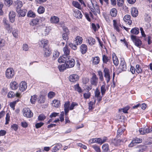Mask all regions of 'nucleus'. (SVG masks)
I'll use <instances>...</instances> for the list:
<instances>
[{
    "label": "nucleus",
    "instance_id": "63",
    "mask_svg": "<svg viewBox=\"0 0 152 152\" xmlns=\"http://www.w3.org/2000/svg\"><path fill=\"white\" fill-rule=\"evenodd\" d=\"M18 31L17 30H14L12 32V34L15 38H17L18 36Z\"/></svg>",
    "mask_w": 152,
    "mask_h": 152
},
{
    "label": "nucleus",
    "instance_id": "28",
    "mask_svg": "<svg viewBox=\"0 0 152 152\" xmlns=\"http://www.w3.org/2000/svg\"><path fill=\"white\" fill-rule=\"evenodd\" d=\"M62 145L60 144H56L55 146L52 149V152H56L58 151L60 148L61 147Z\"/></svg>",
    "mask_w": 152,
    "mask_h": 152
},
{
    "label": "nucleus",
    "instance_id": "7",
    "mask_svg": "<svg viewBox=\"0 0 152 152\" xmlns=\"http://www.w3.org/2000/svg\"><path fill=\"white\" fill-rule=\"evenodd\" d=\"M120 64L119 66V69L122 71H125L126 70V66L124 59L123 58H121L120 59Z\"/></svg>",
    "mask_w": 152,
    "mask_h": 152
},
{
    "label": "nucleus",
    "instance_id": "43",
    "mask_svg": "<svg viewBox=\"0 0 152 152\" xmlns=\"http://www.w3.org/2000/svg\"><path fill=\"white\" fill-rule=\"evenodd\" d=\"M45 99L44 96L41 95L39 96V98L38 102L39 103H44L45 101Z\"/></svg>",
    "mask_w": 152,
    "mask_h": 152
},
{
    "label": "nucleus",
    "instance_id": "33",
    "mask_svg": "<svg viewBox=\"0 0 152 152\" xmlns=\"http://www.w3.org/2000/svg\"><path fill=\"white\" fill-rule=\"evenodd\" d=\"M110 14L112 16H116L117 15V11L116 9L115 8L112 9L110 11Z\"/></svg>",
    "mask_w": 152,
    "mask_h": 152
},
{
    "label": "nucleus",
    "instance_id": "6",
    "mask_svg": "<svg viewBox=\"0 0 152 152\" xmlns=\"http://www.w3.org/2000/svg\"><path fill=\"white\" fill-rule=\"evenodd\" d=\"M23 115L27 118H31L33 116V113L29 108H24L23 110Z\"/></svg>",
    "mask_w": 152,
    "mask_h": 152
},
{
    "label": "nucleus",
    "instance_id": "57",
    "mask_svg": "<svg viewBox=\"0 0 152 152\" xmlns=\"http://www.w3.org/2000/svg\"><path fill=\"white\" fill-rule=\"evenodd\" d=\"M22 48L23 50L27 51L29 49V47L27 44H24L23 45Z\"/></svg>",
    "mask_w": 152,
    "mask_h": 152
},
{
    "label": "nucleus",
    "instance_id": "62",
    "mask_svg": "<svg viewBox=\"0 0 152 152\" xmlns=\"http://www.w3.org/2000/svg\"><path fill=\"white\" fill-rule=\"evenodd\" d=\"M4 26L6 30L9 31H11L12 29V27L10 26V25L9 24H6Z\"/></svg>",
    "mask_w": 152,
    "mask_h": 152
},
{
    "label": "nucleus",
    "instance_id": "24",
    "mask_svg": "<svg viewBox=\"0 0 152 152\" xmlns=\"http://www.w3.org/2000/svg\"><path fill=\"white\" fill-rule=\"evenodd\" d=\"M52 105L56 107H58L60 106V102L57 99H54L52 101Z\"/></svg>",
    "mask_w": 152,
    "mask_h": 152
},
{
    "label": "nucleus",
    "instance_id": "21",
    "mask_svg": "<svg viewBox=\"0 0 152 152\" xmlns=\"http://www.w3.org/2000/svg\"><path fill=\"white\" fill-rule=\"evenodd\" d=\"M131 14L133 17H136L138 15V12L137 9L135 7H133L131 9Z\"/></svg>",
    "mask_w": 152,
    "mask_h": 152
},
{
    "label": "nucleus",
    "instance_id": "16",
    "mask_svg": "<svg viewBox=\"0 0 152 152\" xmlns=\"http://www.w3.org/2000/svg\"><path fill=\"white\" fill-rule=\"evenodd\" d=\"M15 12L13 11H11L9 13V17L10 21L13 23L15 21Z\"/></svg>",
    "mask_w": 152,
    "mask_h": 152
},
{
    "label": "nucleus",
    "instance_id": "25",
    "mask_svg": "<svg viewBox=\"0 0 152 152\" xmlns=\"http://www.w3.org/2000/svg\"><path fill=\"white\" fill-rule=\"evenodd\" d=\"M50 20L52 23H56L59 22V19L57 17L53 16L51 17Z\"/></svg>",
    "mask_w": 152,
    "mask_h": 152
},
{
    "label": "nucleus",
    "instance_id": "13",
    "mask_svg": "<svg viewBox=\"0 0 152 152\" xmlns=\"http://www.w3.org/2000/svg\"><path fill=\"white\" fill-rule=\"evenodd\" d=\"M78 76L76 74H73L70 75L69 79V80L72 82H75L78 80Z\"/></svg>",
    "mask_w": 152,
    "mask_h": 152
},
{
    "label": "nucleus",
    "instance_id": "10",
    "mask_svg": "<svg viewBox=\"0 0 152 152\" xmlns=\"http://www.w3.org/2000/svg\"><path fill=\"white\" fill-rule=\"evenodd\" d=\"M44 54L45 57L49 56L51 53V50L48 47L43 49Z\"/></svg>",
    "mask_w": 152,
    "mask_h": 152
},
{
    "label": "nucleus",
    "instance_id": "50",
    "mask_svg": "<svg viewBox=\"0 0 152 152\" xmlns=\"http://www.w3.org/2000/svg\"><path fill=\"white\" fill-rule=\"evenodd\" d=\"M78 105V104L77 103L75 102H72L69 107V109L71 110H72L74 109L75 106H77Z\"/></svg>",
    "mask_w": 152,
    "mask_h": 152
},
{
    "label": "nucleus",
    "instance_id": "15",
    "mask_svg": "<svg viewBox=\"0 0 152 152\" xmlns=\"http://www.w3.org/2000/svg\"><path fill=\"white\" fill-rule=\"evenodd\" d=\"M130 15H126L124 18V21L129 25H131L132 23V21L130 19Z\"/></svg>",
    "mask_w": 152,
    "mask_h": 152
},
{
    "label": "nucleus",
    "instance_id": "54",
    "mask_svg": "<svg viewBox=\"0 0 152 152\" xmlns=\"http://www.w3.org/2000/svg\"><path fill=\"white\" fill-rule=\"evenodd\" d=\"M94 103L92 101H90L88 103V109L89 110H92L93 109V105H94Z\"/></svg>",
    "mask_w": 152,
    "mask_h": 152
},
{
    "label": "nucleus",
    "instance_id": "9",
    "mask_svg": "<svg viewBox=\"0 0 152 152\" xmlns=\"http://www.w3.org/2000/svg\"><path fill=\"white\" fill-rule=\"evenodd\" d=\"M98 78L96 77L95 74L94 73L90 80L91 84L92 85L96 86L98 83Z\"/></svg>",
    "mask_w": 152,
    "mask_h": 152
},
{
    "label": "nucleus",
    "instance_id": "19",
    "mask_svg": "<svg viewBox=\"0 0 152 152\" xmlns=\"http://www.w3.org/2000/svg\"><path fill=\"white\" fill-rule=\"evenodd\" d=\"M95 96L97 98L98 102H99L102 99V96H100V92L97 88L95 91Z\"/></svg>",
    "mask_w": 152,
    "mask_h": 152
},
{
    "label": "nucleus",
    "instance_id": "22",
    "mask_svg": "<svg viewBox=\"0 0 152 152\" xmlns=\"http://www.w3.org/2000/svg\"><path fill=\"white\" fill-rule=\"evenodd\" d=\"M10 85L11 88L13 90L16 89L18 86V83L15 81L11 82L10 83Z\"/></svg>",
    "mask_w": 152,
    "mask_h": 152
},
{
    "label": "nucleus",
    "instance_id": "37",
    "mask_svg": "<svg viewBox=\"0 0 152 152\" xmlns=\"http://www.w3.org/2000/svg\"><path fill=\"white\" fill-rule=\"evenodd\" d=\"M103 150L105 152H109L108 148V145L107 144H104L102 147Z\"/></svg>",
    "mask_w": 152,
    "mask_h": 152
},
{
    "label": "nucleus",
    "instance_id": "30",
    "mask_svg": "<svg viewBox=\"0 0 152 152\" xmlns=\"http://www.w3.org/2000/svg\"><path fill=\"white\" fill-rule=\"evenodd\" d=\"M110 57H108L105 55L102 56V60L103 63L107 64L108 62L110 61Z\"/></svg>",
    "mask_w": 152,
    "mask_h": 152
},
{
    "label": "nucleus",
    "instance_id": "49",
    "mask_svg": "<svg viewBox=\"0 0 152 152\" xmlns=\"http://www.w3.org/2000/svg\"><path fill=\"white\" fill-rule=\"evenodd\" d=\"M92 147L94 149L96 152H100L101 150L99 146L96 145H93Z\"/></svg>",
    "mask_w": 152,
    "mask_h": 152
},
{
    "label": "nucleus",
    "instance_id": "2",
    "mask_svg": "<svg viewBox=\"0 0 152 152\" xmlns=\"http://www.w3.org/2000/svg\"><path fill=\"white\" fill-rule=\"evenodd\" d=\"M131 37L135 45L139 48L142 47V41L138 37H137L136 36L132 35L131 36Z\"/></svg>",
    "mask_w": 152,
    "mask_h": 152
},
{
    "label": "nucleus",
    "instance_id": "35",
    "mask_svg": "<svg viewBox=\"0 0 152 152\" xmlns=\"http://www.w3.org/2000/svg\"><path fill=\"white\" fill-rule=\"evenodd\" d=\"M104 85H102V86L101 87V92L102 94V95H103L105 93L106 89L105 87V82H103Z\"/></svg>",
    "mask_w": 152,
    "mask_h": 152
},
{
    "label": "nucleus",
    "instance_id": "39",
    "mask_svg": "<svg viewBox=\"0 0 152 152\" xmlns=\"http://www.w3.org/2000/svg\"><path fill=\"white\" fill-rule=\"evenodd\" d=\"M113 25L114 26V29H115L118 32H119V27L118 25L117 24V23L116 22V20H113Z\"/></svg>",
    "mask_w": 152,
    "mask_h": 152
},
{
    "label": "nucleus",
    "instance_id": "58",
    "mask_svg": "<svg viewBox=\"0 0 152 152\" xmlns=\"http://www.w3.org/2000/svg\"><path fill=\"white\" fill-rule=\"evenodd\" d=\"M39 21V20L38 18H35L33 20L32 23L33 25H36L38 24Z\"/></svg>",
    "mask_w": 152,
    "mask_h": 152
},
{
    "label": "nucleus",
    "instance_id": "17",
    "mask_svg": "<svg viewBox=\"0 0 152 152\" xmlns=\"http://www.w3.org/2000/svg\"><path fill=\"white\" fill-rule=\"evenodd\" d=\"M112 58L114 64L116 66H118L119 64V61L118 58L115 53H113L112 55Z\"/></svg>",
    "mask_w": 152,
    "mask_h": 152
},
{
    "label": "nucleus",
    "instance_id": "60",
    "mask_svg": "<svg viewBox=\"0 0 152 152\" xmlns=\"http://www.w3.org/2000/svg\"><path fill=\"white\" fill-rule=\"evenodd\" d=\"M91 96V93L88 92L87 93H85L83 94V96L85 99H87L89 98Z\"/></svg>",
    "mask_w": 152,
    "mask_h": 152
},
{
    "label": "nucleus",
    "instance_id": "5",
    "mask_svg": "<svg viewBox=\"0 0 152 152\" xmlns=\"http://www.w3.org/2000/svg\"><path fill=\"white\" fill-rule=\"evenodd\" d=\"M14 74V71L12 68H9L6 69L5 71L6 77L8 79L12 78Z\"/></svg>",
    "mask_w": 152,
    "mask_h": 152
},
{
    "label": "nucleus",
    "instance_id": "18",
    "mask_svg": "<svg viewBox=\"0 0 152 152\" xmlns=\"http://www.w3.org/2000/svg\"><path fill=\"white\" fill-rule=\"evenodd\" d=\"M69 101L66 102L64 104V110L65 114L66 115L69 112Z\"/></svg>",
    "mask_w": 152,
    "mask_h": 152
},
{
    "label": "nucleus",
    "instance_id": "53",
    "mask_svg": "<svg viewBox=\"0 0 152 152\" xmlns=\"http://www.w3.org/2000/svg\"><path fill=\"white\" fill-rule=\"evenodd\" d=\"M99 139L100 140V141L99 142V144H101L106 142V140H107V137H103L102 139L99 138Z\"/></svg>",
    "mask_w": 152,
    "mask_h": 152
},
{
    "label": "nucleus",
    "instance_id": "14",
    "mask_svg": "<svg viewBox=\"0 0 152 152\" xmlns=\"http://www.w3.org/2000/svg\"><path fill=\"white\" fill-rule=\"evenodd\" d=\"M74 15L76 18H82L83 15L81 13V12L78 10H75L74 11Z\"/></svg>",
    "mask_w": 152,
    "mask_h": 152
},
{
    "label": "nucleus",
    "instance_id": "42",
    "mask_svg": "<svg viewBox=\"0 0 152 152\" xmlns=\"http://www.w3.org/2000/svg\"><path fill=\"white\" fill-rule=\"evenodd\" d=\"M45 10V8L43 7L40 6L37 9V12L39 14H42L44 12Z\"/></svg>",
    "mask_w": 152,
    "mask_h": 152
},
{
    "label": "nucleus",
    "instance_id": "27",
    "mask_svg": "<svg viewBox=\"0 0 152 152\" xmlns=\"http://www.w3.org/2000/svg\"><path fill=\"white\" fill-rule=\"evenodd\" d=\"M58 68L59 70L61 71H63L64 70L66 69L67 68H68L65 63L64 64L59 65L58 66Z\"/></svg>",
    "mask_w": 152,
    "mask_h": 152
},
{
    "label": "nucleus",
    "instance_id": "41",
    "mask_svg": "<svg viewBox=\"0 0 152 152\" xmlns=\"http://www.w3.org/2000/svg\"><path fill=\"white\" fill-rule=\"evenodd\" d=\"M59 53L57 50H54L53 55V58L55 60L59 56Z\"/></svg>",
    "mask_w": 152,
    "mask_h": 152
},
{
    "label": "nucleus",
    "instance_id": "44",
    "mask_svg": "<svg viewBox=\"0 0 152 152\" xmlns=\"http://www.w3.org/2000/svg\"><path fill=\"white\" fill-rule=\"evenodd\" d=\"M72 4L75 7L79 9H81V6L78 2L73 1L72 2Z\"/></svg>",
    "mask_w": 152,
    "mask_h": 152
},
{
    "label": "nucleus",
    "instance_id": "40",
    "mask_svg": "<svg viewBox=\"0 0 152 152\" xmlns=\"http://www.w3.org/2000/svg\"><path fill=\"white\" fill-rule=\"evenodd\" d=\"M27 16L29 17L34 18L35 17L36 15L35 13L31 10H29L27 13Z\"/></svg>",
    "mask_w": 152,
    "mask_h": 152
},
{
    "label": "nucleus",
    "instance_id": "55",
    "mask_svg": "<svg viewBox=\"0 0 152 152\" xmlns=\"http://www.w3.org/2000/svg\"><path fill=\"white\" fill-rule=\"evenodd\" d=\"M15 96V94L12 91L9 92L7 95V96L9 98L14 97Z\"/></svg>",
    "mask_w": 152,
    "mask_h": 152
},
{
    "label": "nucleus",
    "instance_id": "8",
    "mask_svg": "<svg viewBox=\"0 0 152 152\" xmlns=\"http://www.w3.org/2000/svg\"><path fill=\"white\" fill-rule=\"evenodd\" d=\"M16 11L18 14V17L25 16L27 12V10L26 9H23L21 10L20 9H17Z\"/></svg>",
    "mask_w": 152,
    "mask_h": 152
},
{
    "label": "nucleus",
    "instance_id": "56",
    "mask_svg": "<svg viewBox=\"0 0 152 152\" xmlns=\"http://www.w3.org/2000/svg\"><path fill=\"white\" fill-rule=\"evenodd\" d=\"M5 44V41L2 39H0V47H3Z\"/></svg>",
    "mask_w": 152,
    "mask_h": 152
},
{
    "label": "nucleus",
    "instance_id": "4",
    "mask_svg": "<svg viewBox=\"0 0 152 152\" xmlns=\"http://www.w3.org/2000/svg\"><path fill=\"white\" fill-rule=\"evenodd\" d=\"M103 72L104 73V77L107 83H108L110 81L111 74L109 69L105 68L104 69Z\"/></svg>",
    "mask_w": 152,
    "mask_h": 152
},
{
    "label": "nucleus",
    "instance_id": "45",
    "mask_svg": "<svg viewBox=\"0 0 152 152\" xmlns=\"http://www.w3.org/2000/svg\"><path fill=\"white\" fill-rule=\"evenodd\" d=\"M56 95L55 92L53 91H50L48 94V96L49 99H52Z\"/></svg>",
    "mask_w": 152,
    "mask_h": 152
},
{
    "label": "nucleus",
    "instance_id": "32",
    "mask_svg": "<svg viewBox=\"0 0 152 152\" xmlns=\"http://www.w3.org/2000/svg\"><path fill=\"white\" fill-rule=\"evenodd\" d=\"M82 37L79 36H77L75 38V41L77 45L80 44L82 42Z\"/></svg>",
    "mask_w": 152,
    "mask_h": 152
},
{
    "label": "nucleus",
    "instance_id": "3",
    "mask_svg": "<svg viewBox=\"0 0 152 152\" xmlns=\"http://www.w3.org/2000/svg\"><path fill=\"white\" fill-rule=\"evenodd\" d=\"M70 57H67L68 59H66V61L64 62H61V63H65L68 68L73 67L75 64L74 60L73 58H70Z\"/></svg>",
    "mask_w": 152,
    "mask_h": 152
},
{
    "label": "nucleus",
    "instance_id": "36",
    "mask_svg": "<svg viewBox=\"0 0 152 152\" xmlns=\"http://www.w3.org/2000/svg\"><path fill=\"white\" fill-rule=\"evenodd\" d=\"M131 32L133 34H137L139 33V29L137 28H134L132 29Z\"/></svg>",
    "mask_w": 152,
    "mask_h": 152
},
{
    "label": "nucleus",
    "instance_id": "59",
    "mask_svg": "<svg viewBox=\"0 0 152 152\" xmlns=\"http://www.w3.org/2000/svg\"><path fill=\"white\" fill-rule=\"evenodd\" d=\"M10 119V115L9 113H7L6 114V122L5 124H7L9 123V121Z\"/></svg>",
    "mask_w": 152,
    "mask_h": 152
},
{
    "label": "nucleus",
    "instance_id": "11",
    "mask_svg": "<svg viewBox=\"0 0 152 152\" xmlns=\"http://www.w3.org/2000/svg\"><path fill=\"white\" fill-rule=\"evenodd\" d=\"M48 40L45 39H42L39 42V45L41 47H42L43 49L44 48H46L47 47L46 46L48 45Z\"/></svg>",
    "mask_w": 152,
    "mask_h": 152
},
{
    "label": "nucleus",
    "instance_id": "46",
    "mask_svg": "<svg viewBox=\"0 0 152 152\" xmlns=\"http://www.w3.org/2000/svg\"><path fill=\"white\" fill-rule=\"evenodd\" d=\"M75 91H77L79 93L82 92V91L81 88L79 86V84H77L75 85Z\"/></svg>",
    "mask_w": 152,
    "mask_h": 152
},
{
    "label": "nucleus",
    "instance_id": "47",
    "mask_svg": "<svg viewBox=\"0 0 152 152\" xmlns=\"http://www.w3.org/2000/svg\"><path fill=\"white\" fill-rule=\"evenodd\" d=\"M136 71L138 74L141 73L142 72V69H141V67L139 65H136Z\"/></svg>",
    "mask_w": 152,
    "mask_h": 152
},
{
    "label": "nucleus",
    "instance_id": "31",
    "mask_svg": "<svg viewBox=\"0 0 152 152\" xmlns=\"http://www.w3.org/2000/svg\"><path fill=\"white\" fill-rule=\"evenodd\" d=\"M93 58L92 62L93 64L96 65L97 64L99 63L100 61V59L99 57L96 56Z\"/></svg>",
    "mask_w": 152,
    "mask_h": 152
},
{
    "label": "nucleus",
    "instance_id": "48",
    "mask_svg": "<svg viewBox=\"0 0 152 152\" xmlns=\"http://www.w3.org/2000/svg\"><path fill=\"white\" fill-rule=\"evenodd\" d=\"M97 73L99 76L100 80L101 81H102L103 80V77L102 72L101 71H97Z\"/></svg>",
    "mask_w": 152,
    "mask_h": 152
},
{
    "label": "nucleus",
    "instance_id": "64",
    "mask_svg": "<svg viewBox=\"0 0 152 152\" xmlns=\"http://www.w3.org/2000/svg\"><path fill=\"white\" fill-rule=\"evenodd\" d=\"M145 133H148L152 131V128H150L148 127L147 128H145Z\"/></svg>",
    "mask_w": 152,
    "mask_h": 152
},
{
    "label": "nucleus",
    "instance_id": "26",
    "mask_svg": "<svg viewBox=\"0 0 152 152\" xmlns=\"http://www.w3.org/2000/svg\"><path fill=\"white\" fill-rule=\"evenodd\" d=\"M87 40L89 44L91 45L94 44L95 42V40L94 38L89 37L87 38Z\"/></svg>",
    "mask_w": 152,
    "mask_h": 152
},
{
    "label": "nucleus",
    "instance_id": "20",
    "mask_svg": "<svg viewBox=\"0 0 152 152\" xmlns=\"http://www.w3.org/2000/svg\"><path fill=\"white\" fill-rule=\"evenodd\" d=\"M80 48V51L82 54L85 53L87 50V46L85 44H82Z\"/></svg>",
    "mask_w": 152,
    "mask_h": 152
},
{
    "label": "nucleus",
    "instance_id": "34",
    "mask_svg": "<svg viewBox=\"0 0 152 152\" xmlns=\"http://www.w3.org/2000/svg\"><path fill=\"white\" fill-rule=\"evenodd\" d=\"M37 97V96L36 95L31 96L30 99L31 103L33 104H35L36 101Z\"/></svg>",
    "mask_w": 152,
    "mask_h": 152
},
{
    "label": "nucleus",
    "instance_id": "52",
    "mask_svg": "<svg viewBox=\"0 0 152 152\" xmlns=\"http://www.w3.org/2000/svg\"><path fill=\"white\" fill-rule=\"evenodd\" d=\"M142 142V140L141 139H140L137 138H136L133 140V142H134L135 144L136 143H141Z\"/></svg>",
    "mask_w": 152,
    "mask_h": 152
},
{
    "label": "nucleus",
    "instance_id": "61",
    "mask_svg": "<svg viewBox=\"0 0 152 152\" xmlns=\"http://www.w3.org/2000/svg\"><path fill=\"white\" fill-rule=\"evenodd\" d=\"M43 124H44V123L42 122L37 123L35 124L36 128L37 129L40 128L42 126H43Z\"/></svg>",
    "mask_w": 152,
    "mask_h": 152
},
{
    "label": "nucleus",
    "instance_id": "12",
    "mask_svg": "<svg viewBox=\"0 0 152 152\" xmlns=\"http://www.w3.org/2000/svg\"><path fill=\"white\" fill-rule=\"evenodd\" d=\"M27 87V83L25 82H21L20 84L19 89L20 91H23L25 90Z\"/></svg>",
    "mask_w": 152,
    "mask_h": 152
},
{
    "label": "nucleus",
    "instance_id": "38",
    "mask_svg": "<svg viewBox=\"0 0 152 152\" xmlns=\"http://www.w3.org/2000/svg\"><path fill=\"white\" fill-rule=\"evenodd\" d=\"M129 107L128 106H126L123 108L119 109V111L121 112L122 111L123 112L125 113H128V110L129 109Z\"/></svg>",
    "mask_w": 152,
    "mask_h": 152
},
{
    "label": "nucleus",
    "instance_id": "1",
    "mask_svg": "<svg viewBox=\"0 0 152 152\" xmlns=\"http://www.w3.org/2000/svg\"><path fill=\"white\" fill-rule=\"evenodd\" d=\"M63 51L64 54L62 56H60L58 59V61L59 63L64 62L66 61V59H68L67 57H70L69 56L70 50L68 47L66 45L63 48Z\"/></svg>",
    "mask_w": 152,
    "mask_h": 152
},
{
    "label": "nucleus",
    "instance_id": "29",
    "mask_svg": "<svg viewBox=\"0 0 152 152\" xmlns=\"http://www.w3.org/2000/svg\"><path fill=\"white\" fill-rule=\"evenodd\" d=\"M100 140L99 138H92L89 141V143L90 144L93 143H96L99 144V142L100 141Z\"/></svg>",
    "mask_w": 152,
    "mask_h": 152
},
{
    "label": "nucleus",
    "instance_id": "51",
    "mask_svg": "<svg viewBox=\"0 0 152 152\" xmlns=\"http://www.w3.org/2000/svg\"><path fill=\"white\" fill-rule=\"evenodd\" d=\"M46 118L45 116L43 114L39 115L38 118V119L39 121H43Z\"/></svg>",
    "mask_w": 152,
    "mask_h": 152
},
{
    "label": "nucleus",
    "instance_id": "23",
    "mask_svg": "<svg viewBox=\"0 0 152 152\" xmlns=\"http://www.w3.org/2000/svg\"><path fill=\"white\" fill-rule=\"evenodd\" d=\"M23 5V2L19 0H17L15 3V6L16 7V10L17 9H20L22 7Z\"/></svg>",
    "mask_w": 152,
    "mask_h": 152
}]
</instances>
